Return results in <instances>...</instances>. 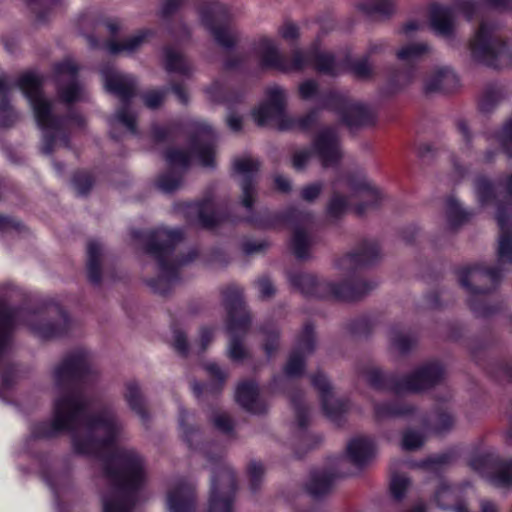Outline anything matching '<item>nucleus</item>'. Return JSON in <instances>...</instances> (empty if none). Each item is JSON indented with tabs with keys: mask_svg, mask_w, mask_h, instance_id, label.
I'll list each match as a JSON object with an SVG mask.
<instances>
[{
	"mask_svg": "<svg viewBox=\"0 0 512 512\" xmlns=\"http://www.w3.org/2000/svg\"><path fill=\"white\" fill-rule=\"evenodd\" d=\"M97 375L89 354L77 349L65 355L53 370L58 395L51 423L37 424L36 438H52L62 431L71 433L76 453L101 461L110 487L102 496L103 512H132L137 492L148 481L143 456L132 447H113L123 433V424L112 405L88 413L90 401L81 384Z\"/></svg>",
	"mask_w": 512,
	"mask_h": 512,
	"instance_id": "1",
	"label": "nucleus"
},
{
	"mask_svg": "<svg viewBox=\"0 0 512 512\" xmlns=\"http://www.w3.org/2000/svg\"><path fill=\"white\" fill-rule=\"evenodd\" d=\"M41 78L32 73L22 75L18 86L28 98L38 126L43 130L41 151L49 155L58 146H69V137L65 133L68 122L83 127L85 119L78 114L61 117L54 114L53 103L46 99L41 90Z\"/></svg>",
	"mask_w": 512,
	"mask_h": 512,
	"instance_id": "2",
	"label": "nucleus"
},
{
	"mask_svg": "<svg viewBox=\"0 0 512 512\" xmlns=\"http://www.w3.org/2000/svg\"><path fill=\"white\" fill-rule=\"evenodd\" d=\"M183 234L178 229L158 228L147 236L146 251L158 261L159 276L147 283L160 295H166L177 280L178 267L196 257L193 253L189 259L170 262L169 257L174 247L181 242Z\"/></svg>",
	"mask_w": 512,
	"mask_h": 512,
	"instance_id": "3",
	"label": "nucleus"
},
{
	"mask_svg": "<svg viewBox=\"0 0 512 512\" xmlns=\"http://www.w3.org/2000/svg\"><path fill=\"white\" fill-rule=\"evenodd\" d=\"M475 190L482 206L495 205L496 220L499 226L497 245V266L502 273L505 266H512V203H504L499 199L495 186L485 176L475 180Z\"/></svg>",
	"mask_w": 512,
	"mask_h": 512,
	"instance_id": "4",
	"label": "nucleus"
},
{
	"mask_svg": "<svg viewBox=\"0 0 512 512\" xmlns=\"http://www.w3.org/2000/svg\"><path fill=\"white\" fill-rule=\"evenodd\" d=\"M469 47L471 56L489 67L500 69L512 65V46L505 42L497 21L482 20Z\"/></svg>",
	"mask_w": 512,
	"mask_h": 512,
	"instance_id": "5",
	"label": "nucleus"
},
{
	"mask_svg": "<svg viewBox=\"0 0 512 512\" xmlns=\"http://www.w3.org/2000/svg\"><path fill=\"white\" fill-rule=\"evenodd\" d=\"M200 24L214 42L225 50H232L242 41V33L230 24L229 7L218 1H204L197 8Z\"/></svg>",
	"mask_w": 512,
	"mask_h": 512,
	"instance_id": "6",
	"label": "nucleus"
},
{
	"mask_svg": "<svg viewBox=\"0 0 512 512\" xmlns=\"http://www.w3.org/2000/svg\"><path fill=\"white\" fill-rule=\"evenodd\" d=\"M101 75L105 88L115 94L122 102V106L117 109L114 116L110 119L111 127L114 128L116 124H121L130 133L136 134V117L129 108V102L136 94V80L130 75L119 72L110 65L101 68Z\"/></svg>",
	"mask_w": 512,
	"mask_h": 512,
	"instance_id": "7",
	"label": "nucleus"
},
{
	"mask_svg": "<svg viewBox=\"0 0 512 512\" xmlns=\"http://www.w3.org/2000/svg\"><path fill=\"white\" fill-rule=\"evenodd\" d=\"M502 273L496 267L476 265L462 272L459 281L469 294L470 308L478 316H488L492 310L486 306L485 297L495 289Z\"/></svg>",
	"mask_w": 512,
	"mask_h": 512,
	"instance_id": "8",
	"label": "nucleus"
},
{
	"mask_svg": "<svg viewBox=\"0 0 512 512\" xmlns=\"http://www.w3.org/2000/svg\"><path fill=\"white\" fill-rule=\"evenodd\" d=\"M208 512H233L236 478L229 465L218 460L213 469Z\"/></svg>",
	"mask_w": 512,
	"mask_h": 512,
	"instance_id": "9",
	"label": "nucleus"
},
{
	"mask_svg": "<svg viewBox=\"0 0 512 512\" xmlns=\"http://www.w3.org/2000/svg\"><path fill=\"white\" fill-rule=\"evenodd\" d=\"M444 378L445 369L441 363L437 361L427 362L400 377V381H394V393L423 392L441 384Z\"/></svg>",
	"mask_w": 512,
	"mask_h": 512,
	"instance_id": "10",
	"label": "nucleus"
},
{
	"mask_svg": "<svg viewBox=\"0 0 512 512\" xmlns=\"http://www.w3.org/2000/svg\"><path fill=\"white\" fill-rule=\"evenodd\" d=\"M289 281L302 294L317 298L353 299L359 296L353 291L337 290L336 283L319 278L312 273L294 272L289 275Z\"/></svg>",
	"mask_w": 512,
	"mask_h": 512,
	"instance_id": "11",
	"label": "nucleus"
},
{
	"mask_svg": "<svg viewBox=\"0 0 512 512\" xmlns=\"http://www.w3.org/2000/svg\"><path fill=\"white\" fill-rule=\"evenodd\" d=\"M288 220L295 224L289 243L292 254L300 261L311 259L316 240L306 228L298 224L308 225L312 223V214L292 209L288 213Z\"/></svg>",
	"mask_w": 512,
	"mask_h": 512,
	"instance_id": "12",
	"label": "nucleus"
},
{
	"mask_svg": "<svg viewBox=\"0 0 512 512\" xmlns=\"http://www.w3.org/2000/svg\"><path fill=\"white\" fill-rule=\"evenodd\" d=\"M260 168L258 160L244 156L233 161L234 173L239 177L241 187V204L247 210H252L257 198L256 176Z\"/></svg>",
	"mask_w": 512,
	"mask_h": 512,
	"instance_id": "13",
	"label": "nucleus"
},
{
	"mask_svg": "<svg viewBox=\"0 0 512 512\" xmlns=\"http://www.w3.org/2000/svg\"><path fill=\"white\" fill-rule=\"evenodd\" d=\"M78 67L66 60L55 66L57 93L60 100L70 104L84 99V88L77 79Z\"/></svg>",
	"mask_w": 512,
	"mask_h": 512,
	"instance_id": "14",
	"label": "nucleus"
},
{
	"mask_svg": "<svg viewBox=\"0 0 512 512\" xmlns=\"http://www.w3.org/2000/svg\"><path fill=\"white\" fill-rule=\"evenodd\" d=\"M267 97V101L253 112V118L259 126L275 120L282 130V124H287L290 118L285 114L286 92L281 87L273 86L267 90Z\"/></svg>",
	"mask_w": 512,
	"mask_h": 512,
	"instance_id": "15",
	"label": "nucleus"
},
{
	"mask_svg": "<svg viewBox=\"0 0 512 512\" xmlns=\"http://www.w3.org/2000/svg\"><path fill=\"white\" fill-rule=\"evenodd\" d=\"M313 154L315 153L324 168L334 167L342 159V151L338 131L333 127L321 129L314 137Z\"/></svg>",
	"mask_w": 512,
	"mask_h": 512,
	"instance_id": "16",
	"label": "nucleus"
},
{
	"mask_svg": "<svg viewBox=\"0 0 512 512\" xmlns=\"http://www.w3.org/2000/svg\"><path fill=\"white\" fill-rule=\"evenodd\" d=\"M381 249L374 239L359 242L354 252L338 260L337 265L342 270L350 271L371 266L381 259Z\"/></svg>",
	"mask_w": 512,
	"mask_h": 512,
	"instance_id": "17",
	"label": "nucleus"
},
{
	"mask_svg": "<svg viewBox=\"0 0 512 512\" xmlns=\"http://www.w3.org/2000/svg\"><path fill=\"white\" fill-rule=\"evenodd\" d=\"M251 325V317L246 314L241 317V321L227 323L229 342L227 346V357L237 363H241L250 358V350L245 343Z\"/></svg>",
	"mask_w": 512,
	"mask_h": 512,
	"instance_id": "18",
	"label": "nucleus"
},
{
	"mask_svg": "<svg viewBox=\"0 0 512 512\" xmlns=\"http://www.w3.org/2000/svg\"><path fill=\"white\" fill-rule=\"evenodd\" d=\"M49 319H38L30 325L31 330L42 339H54L66 335L72 323L66 312L55 306L49 312Z\"/></svg>",
	"mask_w": 512,
	"mask_h": 512,
	"instance_id": "19",
	"label": "nucleus"
},
{
	"mask_svg": "<svg viewBox=\"0 0 512 512\" xmlns=\"http://www.w3.org/2000/svg\"><path fill=\"white\" fill-rule=\"evenodd\" d=\"M314 346V329L312 325L306 324L297 340V347L290 354L284 368L285 374L288 377H298L302 375L305 368V357L313 352Z\"/></svg>",
	"mask_w": 512,
	"mask_h": 512,
	"instance_id": "20",
	"label": "nucleus"
},
{
	"mask_svg": "<svg viewBox=\"0 0 512 512\" xmlns=\"http://www.w3.org/2000/svg\"><path fill=\"white\" fill-rule=\"evenodd\" d=\"M311 384L319 392L325 414L333 421H337L348 409L343 400L334 399L332 386L324 373L318 371L311 375Z\"/></svg>",
	"mask_w": 512,
	"mask_h": 512,
	"instance_id": "21",
	"label": "nucleus"
},
{
	"mask_svg": "<svg viewBox=\"0 0 512 512\" xmlns=\"http://www.w3.org/2000/svg\"><path fill=\"white\" fill-rule=\"evenodd\" d=\"M191 147L203 166H214L215 135L208 124L204 122H196L194 124V135L191 141Z\"/></svg>",
	"mask_w": 512,
	"mask_h": 512,
	"instance_id": "22",
	"label": "nucleus"
},
{
	"mask_svg": "<svg viewBox=\"0 0 512 512\" xmlns=\"http://www.w3.org/2000/svg\"><path fill=\"white\" fill-rule=\"evenodd\" d=\"M166 506L169 512H195L194 486L183 480L175 482L167 491Z\"/></svg>",
	"mask_w": 512,
	"mask_h": 512,
	"instance_id": "23",
	"label": "nucleus"
},
{
	"mask_svg": "<svg viewBox=\"0 0 512 512\" xmlns=\"http://www.w3.org/2000/svg\"><path fill=\"white\" fill-rule=\"evenodd\" d=\"M459 81L449 67H438L429 72L423 80L425 94L449 93L458 87Z\"/></svg>",
	"mask_w": 512,
	"mask_h": 512,
	"instance_id": "24",
	"label": "nucleus"
},
{
	"mask_svg": "<svg viewBox=\"0 0 512 512\" xmlns=\"http://www.w3.org/2000/svg\"><path fill=\"white\" fill-rule=\"evenodd\" d=\"M456 10L452 6L433 5L429 13V24L439 36L451 38L456 29Z\"/></svg>",
	"mask_w": 512,
	"mask_h": 512,
	"instance_id": "25",
	"label": "nucleus"
},
{
	"mask_svg": "<svg viewBox=\"0 0 512 512\" xmlns=\"http://www.w3.org/2000/svg\"><path fill=\"white\" fill-rule=\"evenodd\" d=\"M252 50L259 58L262 67L280 71L284 56L275 39L261 35L253 41Z\"/></svg>",
	"mask_w": 512,
	"mask_h": 512,
	"instance_id": "26",
	"label": "nucleus"
},
{
	"mask_svg": "<svg viewBox=\"0 0 512 512\" xmlns=\"http://www.w3.org/2000/svg\"><path fill=\"white\" fill-rule=\"evenodd\" d=\"M235 399L243 409L250 413L263 414L267 410L265 402L259 398L258 387L254 382L240 383L236 389Z\"/></svg>",
	"mask_w": 512,
	"mask_h": 512,
	"instance_id": "27",
	"label": "nucleus"
},
{
	"mask_svg": "<svg viewBox=\"0 0 512 512\" xmlns=\"http://www.w3.org/2000/svg\"><path fill=\"white\" fill-rule=\"evenodd\" d=\"M375 453V444L368 437L353 438L347 445V455L350 462L359 468L368 465L375 457Z\"/></svg>",
	"mask_w": 512,
	"mask_h": 512,
	"instance_id": "28",
	"label": "nucleus"
},
{
	"mask_svg": "<svg viewBox=\"0 0 512 512\" xmlns=\"http://www.w3.org/2000/svg\"><path fill=\"white\" fill-rule=\"evenodd\" d=\"M223 302L228 312V322L241 321L243 315L250 317L243 302V289L235 284L224 287L221 291Z\"/></svg>",
	"mask_w": 512,
	"mask_h": 512,
	"instance_id": "29",
	"label": "nucleus"
},
{
	"mask_svg": "<svg viewBox=\"0 0 512 512\" xmlns=\"http://www.w3.org/2000/svg\"><path fill=\"white\" fill-rule=\"evenodd\" d=\"M123 395L129 408L141 419L143 424H148L150 413L139 383L135 380L127 381Z\"/></svg>",
	"mask_w": 512,
	"mask_h": 512,
	"instance_id": "30",
	"label": "nucleus"
},
{
	"mask_svg": "<svg viewBox=\"0 0 512 512\" xmlns=\"http://www.w3.org/2000/svg\"><path fill=\"white\" fill-rule=\"evenodd\" d=\"M86 268L89 281L99 285L102 279V262L104 259V247L97 240H89L87 243Z\"/></svg>",
	"mask_w": 512,
	"mask_h": 512,
	"instance_id": "31",
	"label": "nucleus"
},
{
	"mask_svg": "<svg viewBox=\"0 0 512 512\" xmlns=\"http://www.w3.org/2000/svg\"><path fill=\"white\" fill-rule=\"evenodd\" d=\"M349 187L352 191V197L364 200L356 206L355 210L358 215H362L367 208L375 206L380 198L379 191L365 179L357 182L352 181L349 183Z\"/></svg>",
	"mask_w": 512,
	"mask_h": 512,
	"instance_id": "32",
	"label": "nucleus"
},
{
	"mask_svg": "<svg viewBox=\"0 0 512 512\" xmlns=\"http://www.w3.org/2000/svg\"><path fill=\"white\" fill-rule=\"evenodd\" d=\"M414 411L415 408L407 403L397 401L374 403V417L377 421L408 417L412 415Z\"/></svg>",
	"mask_w": 512,
	"mask_h": 512,
	"instance_id": "33",
	"label": "nucleus"
},
{
	"mask_svg": "<svg viewBox=\"0 0 512 512\" xmlns=\"http://www.w3.org/2000/svg\"><path fill=\"white\" fill-rule=\"evenodd\" d=\"M151 35L152 31L141 30L136 34L123 39L122 41L109 40L106 43V49L110 54L113 55L120 53L132 54L137 51L144 43H146Z\"/></svg>",
	"mask_w": 512,
	"mask_h": 512,
	"instance_id": "34",
	"label": "nucleus"
},
{
	"mask_svg": "<svg viewBox=\"0 0 512 512\" xmlns=\"http://www.w3.org/2000/svg\"><path fill=\"white\" fill-rule=\"evenodd\" d=\"M342 120L349 128H357L374 122L370 109L357 102L348 103L342 111Z\"/></svg>",
	"mask_w": 512,
	"mask_h": 512,
	"instance_id": "35",
	"label": "nucleus"
},
{
	"mask_svg": "<svg viewBox=\"0 0 512 512\" xmlns=\"http://www.w3.org/2000/svg\"><path fill=\"white\" fill-rule=\"evenodd\" d=\"M313 58H314V43L306 49H294L291 53L290 58H283L282 65L280 66V71L284 73L290 72H301L307 68H313Z\"/></svg>",
	"mask_w": 512,
	"mask_h": 512,
	"instance_id": "36",
	"label": "nucleus"
},
{
	"mask_svg": "<svg viewBox=\"0 0 512 512\" xmlns=\"http://www.w3.org/2000/svg\"><path fill=\"white\" fill-rule=\"evenodd\" d=\"M510 0H458L452 8L456 10V16L462 14L467 20L473 19L481 5L505 10Z\"/></svg>",
	"mask_w": 512,
	"mask_h": 512,
	"instance_id": "37",
	"label": "nucleus"
},
{
	"mask_svg": "<svg viewBox=\"0 0 512 512\" xmlns=\"http://www.w3.org/2000/svg\"><path fill=\"white\" fill-rule=\"evenodd\" d=\"M334 475L325 470L314 471L306 484L307 492L314 498H320L331 492Z\"/></svg>",
	"mask_w": 512,
	"mask_h": 512,
	"instance_id": "38",
	"label": "nucleus"
},
{
	"mask_svg": "<svg viewBox=\"0 0 512 512\" xmlns=\"http://www.w3.org/2000/svg\"><path fill=\"white\" fill-rule=\"evenodd\" d=\"M359 373L363 378L376 389H388L394 392L393 382L400 381V377L385 374L379 367L368 365L363 367Z\"/></svg>",
	"mask_w": 512,
	"mask_h": 512,
	"instance_id": "39",
	"label": "nucleus"
},
{
	"mask_svg": "<svg viewBox=\"0 0 512 512\" xmlns=\"http://www.w3.org/2000/svg\"><path fill=\"white\" fill-rule=\"evenodd\" d=\"M165 69L170 73H177L183 76H189L192 72V66L181 51L173 47L164 49Z\"/></svg>",
	"mask_w": 512,
	"mask_h": 512,
	"instance_id": "40",
	"label": "nucleus"
},
{
	"mask_svg": "<svg viewBox=\"0 0 512 512\" xmlns=\"http://www.w3.org/2000/svg\"><path fill=\"white\" fill-rule=\"evenodd\" d=\"M313 68L324 75L337 76L340 72L334 55L320 48L318 42H314Z\"/></svg>",
	"mask_w": 512,
	"mask_h": 512,
	"instance_id": "41",
	"label": "nucleus"
},
{
	"mask_svg": "<svg viewBox=\"0 0 512 512\" xmlns=\"http://www.w3.org/2000/svg\"><path fill=\"white\" fill-rule=\"evenodd\" d=\"M507 92L504 87L490 84L487 85L481 93L478 101L479 110L482 113L492 112L505 98Z\"/></svg>",
	"mask_w": 512,
	"mask_h": 512,
	"instance_id": "42",
	"label": "nucleus"
},
{
	"mask_svg": "<svg viewBox=\"0 0 512 512\" xmlns=\"http://www.w3.org/2000/svg\"><path fill=\"white\" fill-rule=\"evenodd\" d=\"M389 340L391 347L401 355L409 353L417 346L418 343V339L415 334L399 328L391 329Z\"/></svg>",
	"mask_w": 512,
	"mask_h": 512,
	"instance_id": "43",
	"label": "nucleus"
},
{
	"mask_svg": "<svg viewBox=\"0 0 512 512\" xmlns=\"http://www.w3.org/2000/svg\"><path fill=\"white\" fill-rule=\"evenodd\" d=\"M430 52V46L427 43H412L401 47L396 52V57L405 65H413L422 56Z\"/></svg>",
	"mask_w": 512,
	"mask_h": 512,
	"instance_id": "44",
	"label": "nucleus"
},
{
	"mask_svg": "<svg viewBox=\"0 0 512 512\" xmlns=\"http://www.w3.org/2000/svg\"><path fill=\"white\" fill-rule=\"evenodd\" d=\"M187 213L189 215L196 214L199 222L204 227H212L217 223L216 216L213 212V203L207 199L201 203L187 205Z\"/></svg>",
	"mask_w": 512,
	"mask_h": 512,
	"instance_id": "45",
	"label": "nucleus"
},
{
	"mask_svg": "<svg viewBox=\"0 0 512 512\" xmlns=\"http://www.w3.org/2000/svg\"><path fill=\"white\" fill-rule=\"evenodd\" d=\"M356 8L367 15H390L395 11L396 4L393 0H361Z\"/></svg>",
	"mask_w": 512,
	"mask_h": 512,
	"instance_id": "46",
	"label": "nucleus"
},
{
	"mask_svg": "<svg viewBox=\"0 0 512 512\" xmlns=\"http://www.w3.org/2000/svg\"><path fill=\"white\" fill-rule=\"evenodd\" d=\"M490 481L497 487L512 485V461H498L490 475Z\"/></svg>",
	"mask_w": 512,
	"mask_h": 512,
	"instance_id": "47",
	"label": "nucleus"
},
{
	"mask_svg": "<svg viewBox=\"0 0 512 512\" xmlns=\"http://www.w3.org/2000/svg\"><path fill=\"white\" fill-rule=\"evenodd\" d=\"M415 79L414 65H406L400 70L393 71L389 76V85L394 91L401 90L410 85Z\"/></svg>",
	"mask_w": 512,
	"mask_h": 512,
	"instance_id": "48",
	"label": "nucleus"
},
{
	"mask_svg": "<svg viewBox=\"0 0 512 512\" xmlns=\"http://www.w3.org/2000/svg\"><path fill=\"white\" fill-rule=\"evenodd\" d=\"M455 418L447 411H440L436 414L434 421L430 424L423 419L422 424L425 429L441 434L451 430L454 426Z\"/></svg>",
	"mask_w": 512,
	"mask_h": 512,
	"instance_id": "49",
	"label": "nucleus"
},
{
	"mask_svg": "<svg viewBox=\"0 0 512 512\" xmlns=\"http://www.w3.org/2000/svg\"><path fill=\"white\" fill-rule=\"evenodd\" d=\"M350 70L360 80H370L375 76V67L370 59L365 56L351 62Z\"/></svg>",
	"mask_w": 512,
	"mask_h": 512,
	"instance_id": "50",
	"label": "nucleus"
},
{
	"mask_svg": "<svg viewBox=\"0 0 512 512\" xmlns=\"http://www.w3.org/2000/svg\"><path fill=\"white\" fill-rule=\"evenodd\" d=\"M264 335L263 348L268 357H271L279 348V331L273 323L261 327Z\"/></svg>",
	"mask_w": 512,
	"mask_h": 512,
	"instance_id": "51",
	"label": "nucleus"
},
{
	"mask_svg": "<svg viewBox=\"0 0 512 512\" xmlns=\"http://www.w3.org/2000/svg\"><path fill=\"white\" fill-rule=\"evenodd\" d=\"M377 286V283L375 281H368V280H357L351 284H337L336 283V289L337 290H344V291H353L359 294V296L355 298H349L344 299L345 301H356L364 296H366L370 291H372Z\"/></svg>",
	"mask_w": 512,
	"mask_h": 512,
	"instance_id": "52",
	"label": "nucleus"
},
{
	"mask_svg": "<svg viewBox=\"0 0 512 512\" xmlns=\"http://www.w3.org/2000/svg\"><path fill=\"white\" fill-rule=\"evenodd\" d=\"M446 216L449 226L457 228L468 220V214L463 211L455 199H448L446 204Z\"/></svg>",
	"mask_w": 512,
	"mask_h": 512,
	"instance_id": "53",
	"label": "nucleus"
},
{
	"mask_svg": "<svg viewBox=\"0 0 512 512\" xmlns=\"http://www.w3.org/2000/svg\"><path fill=\"white\" fill-rule=\"evenodd\" d=\"M435 498L438 505L443 509L454 508V510L456 511V508L459 505H463L466 507V505L463 503H459L454 506V503L456 502V493L451 487H449L446 484H441V486L439 487L435 494Z\"/></svg>",
	"mask_w": 512,
	"mask_h": 512,
	"instance_id": "54",
	"label": "nucleus"
},
{
	"mask_svg": "<svg viewBox=\"0 0 512 512\" xmlns=\"http://www.w3.org/2000/svg\"><path fill=\"white\" fill-rule=\"evenodd\" d=\"M425 442L423 433L414 429H407L402 434L401 447L405 451H415L420 449Z\"/></svg>",
	"mask_w": 512,
	"mask_h": 512,
	"instance_id": "55",
	"label": "nucleus"
},
{
	"mask_svg": "<svg viewBox=\"0 0 512 512\" xmlns=\"http://www.w3.org/2000/svg\"><path fill=\"white\" fill-rule=\"evenodd\" d=\"M316 120H317V111L313 110L299 118L290 117L287 124H284V123L282 124V130L299 129L302 131H306L314 125Z\"/></svg>",
	"mask_w": 512,
	"mask_h": 512,
	"instance_id": "56",
	"label": "nucleus"
},
{
	"mask_svg": "<svg viewBox=\"0 0 512 512\" xmlns=\"http://www.w3.org/2000/svg\"><path fill=\"white\" fill-rule=\"evenodd\" d=\"M165 159L172 168H187L190 163L191 153L184 149L172 148L166 152Z\"/></svg>",
	"mask_w": 512,
	"mask_h": 512,
	"instance_id": "57",
	"label": "nucleus"
},
{
	"mask_svg": "<svg viewBox=\"0 0 512 512\" xmlns=\"http://www.w3.org/2000/svg\"><path fill=\"white\" fill-rule=\"evenodd\" d=\"M348 209V200L338 192H333L328 205L327 213L330 217L339 218L345 214Z\"/></svg>",
	"mask_w": 512,
	"mask_h": 512,
	"instance_id": "58",
	"label": "nucleus"
},
{
	"mask_svg": "<svg viewBox=\"0 0 512 512\" xmlns=\"http://www.w3.org/2000/svg\"><path fill=\"white\" fill-rule=\"evenodd\" d=\"M291 402L293 404L297 424L300 428L306 427L309 421V412L308 408L304 405L302 401V393L301 392H293L290 395Z\"/></svg>",
	"mask_w": 512,
	"mask_h": 512,
	"instance_id": "59",
	"label": "nucleus"
},
{
	"mask_svg": "<svg viewBox=\"0 0 512 512\" xmlns=\"http://www.w3.org/2000/svg\"><path fill=\"white\" fill-rule=\"evenodd\" d=\"M495 137L504 153L509 158H512V117L503 124L501 130L496 133Z\"/></svg>",
	"mask_w": 512,
	"mask_h": 512,
	"instance_id": "60",
	"label": "nucleus"
},
{
	"mask_svg": "<svg viewBox=\"0 0 512 512\" xmlns=\"http://www.w3.org/2000/svg\"><path fill=\"white\" fill-rule=\"evenodd\" d=\"M250 488L253 492H256L262 483L264 477V466L257 461H250L247 467Z\"/></svg>",
	"mask_w": 512,
	"mask_h": 512,
	"instance_id": "61",
	"label": "nucleus"
},
{
	"mask_svg": "<svg viewBox=\"0 0 512 512\" xmlns=\"http://www.w3.org/2000/svg\"><path fill=\"white\" fill-rule=\"evenodd\" d=\"M157 185L161 191L171 193L180 187L181 177L172 172H167L159 177Z\"/></svg>",
	"mask_w": 512,
	"mask_h": 512,
	"instance_id": "62",
	"label": "nucleus"
},
{
	"mask_svg": "<svg viewBox=\"0 0 512 512\" xmlns=\"http://www.w3.org/2000/svg\"><path fill=\"white\" fill-rule=\"evenodd\" d=\"M211 421L213 422L214 426L222 433H232L234 422L226 412H215L211 417Z\"/></svg>",
	"mask_w": 512,
	"mask_h": 512,
	"instance_id": "63",
	"label": "nucleus"
},
{
	"mask_svg": "<svg viewBox=\"0 0 512 512\" xmlns=\"http://www.w3.org/2000/svg\"><path fill=\"white\" fill-rule=\"evenodd\" d=\"M279 36L287 42L296 43L300 38V30L297 24L286 21L278 28Z\"/></svg>",
	"mask_w": 512,
	"mask_h": 512,
	"instance_id": "64",
	"label": "nucleus"
}]
</instances>
